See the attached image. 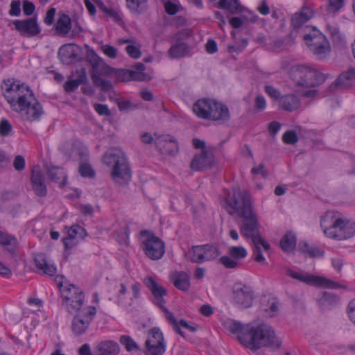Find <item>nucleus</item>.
<instances>
[{
	"instance_id": "27",
	"label": "nucleus",
	"mask_w": 355,
	"mask_h": 355,
	"mask_svg": "<svg viewBox=\"0 0 355 355\" xmlns=\"http://www.w3.org/2000/svg\"><path fill=\"white\" fill-rule=\"evenodd\" d=\"M279 105L282 110L291 112L300 107V100L294 94L285 95L280 98Z\"/></svg>"
},
{
	"instance_id": "63",
	"label": "nucleus",
	"mask_w": 355,
	"mask_h": 355,
	"mask_svg": "<svg viewBox=\"0 0 355 355\" xmlns=\"http://www.w3.org/2000/svg\"><path fill=\"white\" fill-rule=\"evenodd\" d=\"M266 102L263 96H257L255 98V107L258 110H263L266 108Z\"/></svg>"
},
{
	"instance_id": "37",
	"label": "nucleus",
	"mask_w": 355,
	"mask_h": 355,
	"mask_svg": "<svg viewBox=\"0 0 355 355\" xmlns=\"http://www.w3.org/2000/svg\"><path fill=\"white\" fill-rule=\"evenodd\" d=\"M119 341L123 345L128 352H132L134 350H140L139 345L135 341L129 336L123 335L120 337Z\"/></svg>"
},
{
	"instance_id": "18",
	"label": "nucleus",
	"mask_w": 355,
	"mask_h": 355,
	"mask_svg": "<svg viewBox=\"0 0 355 355\" xmlns=\"http://www.w3.org/2000/svg\"><path fill=\"white\" fill-rule=\"evenodd\" d=\"M314 16V11L306 6H302L298 12H295L291 17V24L294 30L290 33V36H296L295 29L301 28Z\"/></svg>"
},
{
	"instance_id": "7",
	"label": "nucleus",
	"mask_w": 355,
	"mask_h": 355,
	"mask_svg": "<svg viewBox=\"0 0 355 355\" xmlns=\"http://www.w3.org/2000/svg\"><path fill=\"white\" fill-rule=\"evenodd\" d=\"M223 206L230 215L236 214L239 217L250 215L252 211L250 195L239 188H234L232 193L227 195Z\"/></svg>"
},
{
	"instance_id": "54",
	"label": "nucleus",
	"mask_w": 355,
	"mask_h": 355,
	"mask_svg": "<svg viewBox=\"0 0 355 355\" xmlns=\"http://www.w3.org/2000/svg\"><path fill=\"white\" fill-rule=\"evenodd\" d=\"M103 53L110 58H115L117 56V49L110 45H104L102 46Z\"/></svg>"
},
{
	"instance_id": "33",
	"label": "nucleus",
	"mask_w": 355,
	"mask_h": 355,
	"mask_svg": "<svg viewBox=\"0 0 355 355\" xmlns=\"http://www.w3.org/2000/svg\"><path fill=\"white\" fill-rule=\"evenodd\" d=\"M296 236L292 232H287L280 241L281 248L286 252H292L296 247Z\"/></svg>"
},
{
	"instance_id": "35",
	"label": "nucleus",
	"mask_w": 355,
	"mask_h": 355,
	"mask_svg": "<svg viewBox=\"0 0 355 355\" xmlns=\"http://www.w3.org/2000/svg\"><path fill=\"white\" fill-rule=\"evenodd\" d=\"M228 254L235 259L236 261L239 263L241 260L247 257L248 252L242 246H232L229 248Z\"/></svg>"
},
{
	"instance_id": "25",
	"label": "nucleus",
	"mask_w": 355,
	"mask_h": 355,
	"mask_svg": "<svg viewBox=\"0 0 355 355\" xmlns=\"http://www.w3.org/2000/svg\"><path fill=\"white\" fill-rule=\"evenodd\" d=\"M58 57L63 64H71L78 57L73 44H69L62 46L58 51Z\"/></svg>"
},
{
	"instance_id": "29",
	"label": "nucleus",
	"mask_w": 355,
	"mask_h": 355,
	"mask_svg": "<svg viewBox=\"0 0 355 355\" xmlns=\"http://www.w3.org/2000/svg\"><path fill=\"white\" fill-rule=\"evenodd\" d=\"M49 178L53 182H60V186L63 187L66 184L67 175L62 168L52 166L47 170Z\"/></svg>"
},
{
	"instance_id": "36",
	"label": "nucleus",
	"mask_w": 355,
	"mask_h": 355,
	"mask_svg": "<svg viewBox=\"0 0 355 355\" xmlns=\"http://www.w3.org/2000/svg\"><path fill=\"white\" fill-rule=\"evenodd\" d=\"M338 301V297L336 295L331 293L324 292L321 297L318 300L319 304L325 307L328 305H333Z\"/></svg>"
},
{
	"instance_id": "15",
	"label": "nucleus",
	"mask_w": 355,
	"mask_h": 355,
	"mask_svg": "<svg viewBox=\"0 0 355 355\" xmlns=\"http://www.w3.org/2000/svg\"><path fill=\"white\" fill-rule=\"evenodd\" d=\"M146 355H162L166 352V343L162 332L157 327L150 329L145 343Z\"/></svg>"
},
{
	"instance_id": "41",
	"label": "nucleus",
	"mask_w": 355,
	"mask_h": 355,
	"mask_svg": "<svg viewBox=\"0 0 355 355\" xmlns=\"http://www.w3.org/2000/svg\"><path fill=\"white\" fill-rule=\"evenodd\" d=\"M343 6V0H328L326 9L328 12L335 14Z\"/></svg>"
},
{
	"instance_id": "12",
	"label": "nucleus",
	"mask_w": 355,
	"mask_h": 355,
	"mask_svg": "<svg viewBox=\"0 0 355 355\" xmlns=\"http://www.w3.org/2000/svg\"><path fill=\"white\" fill-rule=\"evenodd\" d=\"M75 313L71 328L73 334L76 336H79L85 334L89 329L96 314V309L95 306H88Z\"/></svg>"
},
{
	"instance_id": "62",
	"label": "nucleus",
	"mask_w": 355,
	"mask_h": 355,
	"mask_svg": "<svg viewBox=\"0 0 355 355\" xmlns=\"http://www.w3.org/2000/svg\"><path fill=\"white\" fill-rule=\"evenodd\" d=\"M62 241H63V243H64V249L66 250L72 248L73 247L76 245L77 243H78L76 239L71 238V237H69V236L64 238L62 239Z\"/></svg>"
},
{
	"instance_id": "58",
	"label": "nucleus",
	"mask_w": 355,
	"mask_h": 355,
	"mask_svg": "<svg viewBox=\"0 0 355 355\" xmlns=\"http://www.w3.org/2000/svg\"><path fill=\"white\" fill-rule=\"evenodd\" d=\"M80 85V82L78 83L76 79L67 80L64 85V90L67 92H73Z\"/></svg>"
},
{
	"instance_id": "2",
	"label": "nucleus",
	"mask_w": 355,
	"mask_h": 355,
	"mask_svg": "<svg viewBox=\"0 0 355 355\" xmlns=\"http://www.w3.org/2000/svg\"><path fill=\"white\" fill-rule=\"evenodd\" d=\"M320 225L324 234L330 239L342 241L355 235V223L349 220L338 211H327L321 218Z\"/></svg>"
},
{
	"instance_id": "32",
	"label": "nucleus",
	"mask_w": 355,
	"mask_h": 355,
	"mask_svg": "<svg viewBox=\"0 0 355 355\" xmlns=\"http://www.w3.org/2000/svg\"><path fill=\"white\" fill-rule=\"evenodd\" d=\"M299 248L301 252L306 253L310 257H320L324 254V251L315 245H310L303 241L299 243Z\"/></svg>"
},
{
	"instance_id": "40",
	"label": "nucleus",
	"mask_w": 355,
	"mask_h": 355,
	"mask_svg": "<svg viewBox=\"0 0 355 355\" xmlns=\"http://www.w3.org/2000/svg\"><path fill=\"white\" fill-rule=\"evenodd\" d=\"M160 308L166 313V317L172 324L173 329L182 336H184V332L180 328L179 322L176 320L173 313L169 312L164 305Z\"/></svg>"
},
{
	"instance_id": "21",
	"label": "nucleus",
	"mask_w": 355,
	"mask_h": 355,
	"mask_svg": "<svg viewBox=\"0 0 355 355\" xmlns=\"http://www.w3.org/2000/svg\"><path fill=\"white\" fill-rule=\"evenodd\" d=\"M155 143L162 154L173 155L178 151V142L172 136H158L155 138Z\"/></svg>"
},
{
	"instance_id": "42",
	"label": "nucleus",
	"mask_w": 355,
	"mask_h": 355,
	"mask_svg": "<svg viewBox=\"0 0 355 355\" xmlns=\"http://www.w3.org/2000/svg\"><path fill=\"white\" fill-rule=\"evenodd\" d=\"M219 261L223 266L228 269H234L240 265V263L237 261H236L235 259H234L230 255H225L222 256Z\"/></svg>"
},
{
	"instance_id": "16",
	"label": "nucleus",
	"mask_w": 355,
	"mask_h": 355,
	"mask_svg": "<svg viewBox=\"0 0 355 355\" xmlns=\"http://www.w3.org/2000/svg\"><path fill=\"white\" fill-rule=\"evenodd\" d=\"M254 291L251 287L236 283L232 287V298L234 302L241 308H249L254 300Z\"/></svg>"
},
{
	"instance_id": "53",
	"label": "nucleus",
	"mask_w": 355,
	"mask_h": 355,
	"mask_svg": "<svg viewBox=\"0 0 355 355\" xmlns=\"http://www.w3.org/2000/svg\"><path fill=\"white\" fill-rule=\"evenodd\" d=\"M13 167L17 171H21L25 167V159L21 155H17L13 161Z\"/></svg>"
},
{
	"instance_id": "49",
	"label": "nucleus",
	"mask_w": 355,
	"mask_h": 355,
	"mask_svg": "<svg viewBox=\"0 0 355 355\" xmlns=\"http://www.w3.org/2000/svg\"><path fill=\"white\" fill-rule=\"evenodd\" d=\"M240 8L239 0H230L225 9L227 10L231 14H236L241 11Z\"/></svg>"
},
{
	"instance_id": "3",
	"label": "nucleus",
	"mask_w": 355,
	"mask_h": 355,
	"mask_svg": "<svg viewBox=\"0 0 355 355\" xmlns=\"http://www.w3.org/2000/svg\"><path fill=\"white\" fill-rule=\"evenodd\" d=\"M239 341L246 347L257 350L264 347L279 348L280 341L275 336V331L267 324H261L257 327L248 326V331L242 332Z\"/></svg>"
},
{
	"instance_id": "59",
	"label": "nucleus",
	"mask_w": 355,
	"mask_h": 355,
	"mask_svg": "<svg viewBox=\"0 0 355 355\" xmlns=\"http://www.w3.org/2000/svg\"><path fill=\"white\" fill-rule=\"evenodd\" d=\"M35 5L32 2L27 0L23 2V11L26 15H31L35 11Z\"/></svg>"
},
{
	"instance_id": "51",
	"label": "nucleus",
	"mask_w": 355,
	"mask_h": 355,
	"mask_svg": "<svg viewBox=\"0 0 355 355\" xmlns=\"http://www.w3.org/2000/svg\"><path fill=\"white\" fill-rule=\"evenodd\" d=\"M94 108L95 111L101 116H109L111 115V112L106 105L95 103L94 105Z\"/></svg>"
},
{
	"instance_id": "6",
	"label": "nucleus",
	"mask_w": 355,
	"mask_h": 355,
	"mask_svg": "<svg viewBox=\"0 0 355 355\" xmlns=\"http://www.w3.org/2000/svg\"><path fill=\"white\" fill-rule=\"evenodd\" d=\"M289 76L296 87L304 88L318 86L324 83L327 78L325 74L305 64L291 67Z\"/></svg>"
},
{
	"instance_id": "44",
	"label": "nucleus",
	"mask_w": 355,
	"mask_h": 355,
	"mask_svg": "<svg viewBox=\"0 0 355 355\" xmlns=\"http://www.w3.org/2000/svg\"><path fill=\"white\" fill-rule=\"evenodd\" d=\"M79 173L83 177L94 178L95 176L94 171L87 163H82L80 165Z\"/></svg>"
},
{
	"instance_id": "55",
	"label": "nucleus",
	"mask_w": 355,
	"mask_h": 355,
	"mask_svg": "<svg viewBox=\"0 0 355 355\" xmlns=\"http://www.w3.org/2000/svg\"><path fill=\"white\" fill-rule=\"evenodd\" d=\"M9 14L11 16H19L21 14L20 1H12L10 4Z\"/></svg>"
},
{
	"instance_id": "31",
	"label": "nucleus",
	"mask_w": 355,
	"mask_h": 355,
	"mask_svg": "<svg viewBox=\"0 0 355 355\" xmlns=\"http://www.w3.org/2000/svg\"><path fill=\"white\" fill-rule=\"evenodd\" d=\"M71 29V18L66 14H62L55 24V30L58 34L67 35Z\"/></svg>"
},
{
	"instance_id": "57",
	"label": "nucleus",
	"mask_w": 355,
	"mask_h": 355,
	"mask_svg": "<svg viewBox=\"0 0 355 355\" xmlns=\"http://www.w3.org/2000/svg\"><path fill=\"white\" fill-rule=\"evenodd\" d=\"M47 260L49 259L44 253H37L34 256V262L37 268H41L42 265L45 264Z\"/></svg>"
},
{
	"instance_id": "43",
	"label": "nucleus",
	"mask_w": 355,
	"mask_h": 355,
	"mask_svg": "<svg viewBox=\"0 0 355 355\" xmlns=\"http://www.w3.org/2000/svg\"><path fill=\"white\" fill-rule=\"evenodd\" d=\"M37 269L49 276H53L57 271L56 267L49 260H47L45 264H42L41 268H37Z\"/></svg>"
},
{
	"instance_id": "10",
	"label": "nucleus",
	"mask_w": 355,
	"mask_h": 355,
	"mask_svg": "<svg viewBox=\"0 0 355 355\" xmlns=\"http://www.w3.org/2000/svg\"><path fill=\"white\" fill-rule=\"evenodd\" d=\"M303 39L317 59L323 60L330 53L331 46L328 40L315 27H311V31L309 33L304 34Z\"/></svg>"
},
{
	"instance_id": "26",
	"label": "nucleus",
	"mask_w": 355,
	"mask_h": 355,
	"mask_svg": "<svg viewBox=\"0 0 355 355\" xmlns=\"http://www.w3.org/2000/svg\"><path fill=\"white\" fill-rule=\"evenodd\" d=\"M98 355H117L120 347L117 343L113 340L100 342L96 347Z\"/></svg>"
},
{
	"instance_id": "1",
	"label": "nucleus",
	"mask_w": 355,
	"mask_h": 355,
	"mask_svg": "<svg viewBox=\"0 0 355 355\" xmlns=\"http://www.w3.org/2000/svg\"><path fill=\"white\" fill-rule=\"evenodd\" d=\"M2 94L12 109L29 121H37L43 114L40 103L29 87L15 78L4 79L1 84Z\"/></svg>"
},
{
	"instance_id": "52",
	"label": "nucleus",
	"mask_w": 355,
	"mask_h": 355,
	"mask_svg": "<svg viewBox=\"0 0 355 355\" xmlns=\"http://www.w3.org/2000/svg\"><path fill=\"white\" fill-rule=\"evenodd\" d=\"M10 162V158L6 153L3 150L0 149V171L6 169L9 166Z\"/></svg>"
},
{
	"instance_id": "47",
	"label": "nucleus",
	"mask_w": 355,
	"mask_h": 355,
	"mask_svg": "<svg viewBox=\"0 0 355 355\" xmlns=\"http://www.w3.org/2000/svg\"><path fill=\"white\" fill-rule=\"evenodd\" d=\"M125 51L129 56L134 59H138L141 55L140 46H136L135 45L130 44L126 46Z\"/></svg>"
},
{
	"instance_id": "5",
	"label": "nucleus",
	"mask_w": 355,
	"mask_h": 355,
	"mask_svg": "<svg viewBox=\"0 0 355 355\" xmlns=\"http://www.w3.org/2000/svg\"><path fill=\"white\" fill-rule=\"evenodd\" d=\"M193 110L202 119L227 121L230 119L228 107L214 99L204 98L198 100L193 104Z\"/></svg>"
},
{
	"instance_id": "50",
	"label": "nucleus",
	"mask_w": 355,
	"mask_h": 355,
	"mask_svg": "<svg viewBox=\"0 0 355 355\" xmlns=\"http://www.w3.org/2000/svg\"><path fill=\"white\" fill-rule=\"evenodd\" d=\"M228 329L232 333L238 334V338L239 339V336L242 332L248 331V327L244 328L241 323L234 322L230 324Z\"/></svg>"
},
{
	"instance_id": "34",
	"label": "nucleus",
	"mask_w": 355,
	"mask_h": 355,
	"mask_svg": "<svg viewBox=\"0 0 355 355\" xmlns=\"http://www.w3.org/2000/svg\"><path fill=\"white\" fill-rule=\"evenodd\" d=\"M355 79V69H350L342 73L334 82L336 86L346 87L350 85V81Z\"/></svg>"
},
{
	"instance_id": "46",
	"label": "nucleus",
	"mask_w": 355,
	"mask_h": 355,
	"mask_svg": "<svg viewBox=\"0 0 355 355\" xmlns=\"http://www.w3.org/2000/svg\"><path fill=\"white\" fill-rule=\"evenodd\" d=\"M17 244L18 242L16 238L11 236L9 240H7L6 243L3 246L12 255H16Z\"/></svg>"
},
{
	"instance_id": "13",
	"label": "nucleus",
	"mask_w": 355,
	"mask_h": 355,
	"mask_svg": "<svg viewBox=\"0 0 355 355\" xmlns=\"http://www.w3.org/2000/svg\"><path fill=\"white\" fill-rule=\"evenodd\" d=\"M142 236L146 235L147 238L143 241V250L150 259L159 260L165 253V244L157 236L146 230L141 231Z\"/></svg>"
},
{
	"instance_id": "48",
	"label": "nucleus",
	"mask_w": 355,
	"mask_h": 355,
	"mask_svg": "<svg viewBox=\"0 0 355 355\" xmlns=\"http://www.w3.org/2000/svg\"><path fill=\"white\" fill-rule=\"evenodd\" d=\"M12 127L7 119H2L0 122V135L8 136L12 131Z\"/></svg>"
},
{
	"instance_id": "23",
	"label": "nucleus",
	"mask_w": 355,
	"mask_h": 355,
	"mask_svg": "<svg viewBox=\"0 0 355 355\" xmlns=\"http://www.w3.org/2000/svg\"><path fill=\"white\" fill-rule=\"evenodd\" d=\"M144 283L152 293L155 300V304L158 306L162 307L166 303L164 297L166 295V289L159 284L155 279L150 276L146 277L144 280Z\"/></svg>"
},
{
	"instance_id": "38",
	"label": "nucleus",
	"mask_w": 355,
	"mask_h": 355,
	"mask_svg": "<svg viewBox=\"0 0 355 355\" xmlns=\"http://www.w3.org/2000/svg\"><path fill=\"white\" fill-rule=\"evenodd\" d=\"M87 233L83 227L79 225H73L68 230V236L76 239L80 238L83 239L87 236Z\"/></svg>"
},
{
	"instance_id": "56",
	"label": "nucleus",
	"mask_w": 355,
	"mask_h": 355,
	"mask_svg": "<svg viewBox=\"0 0 355 355\" xmlns=\"http://www.w3.org/2000/svg\"><path fill=\"white\" fill-rule=\"evenodd\" d=\"M164 7L168 15H174L178 12V6L171 1H166Z\"/></svg>"
},
{
	"instance_id": "64",
	"label": "nucleus",
	"mask_w": 355,
	"mask_h": 355,
	"mask_svg": "<svg viewBox=\"0 0 355 355\" xmlns=\"http://www.w3.org/2000/svg\"><path fill=\"white\" fill-rule=\"evenodd\" d=\"M347 310L351 321L355 324V299L349 302Z\"/></svg>"
},
{
	"instance_id": "19",
	"label": "nucleus",
	"mask_w": 355,
	"mask_h": 355,
	"mask_svg": "<svg viewBox=\"0 0 355 355\" xmlns=\"http://www.w3.org/2000/svg\"><path fill=\"white\" fill-rule=\"evenodd\" d=\"M240 218L243 219L241 233L244 237L252 239L260 234L259 223L253 211L250 212V215Z\"/></svg>"
},
{
	"instance_id": "17",
	"label": "nucleus",
	"mask_w": 355,
	"mask_h": 355,
	"mask_svg": "<svg viewBox=\"0 0 355 355\" xmlns=\"http://www.w3.org/2000/svg\"><path fill=\"white\" fill-rule=\"evenodd\" d=\"M31 184L32 189L36 196L39 197H45L47 195V187L45 184V177L39 165H35L32 168Z\"/></svg>"
},
{
	"instance_id": "30",
	"label": "nucleus",
	"mask_w": 355,
	"mask_h": 355,
	"mask_svg": "<svg viewBox=\"0 0 355 355\" xmlns=\"http://www.w3.org/2000/svg\"><path fill=\"white\" fill-rule=\"evenodd\" d=\"M189 53V45L184 42L177 43L171 46L168 50V55L171 58H180Z\"/></svg>"
},
{
	"instance_id": "8",
	"label": "nucleus",
	"mask_w": 355,
	"mask_h": 355,
	"mask_svg": "<svg viewBox=\"0 0 355 355\" xmlns=\"http://www.w3.org/2000/svg\"><path fill=\"white\" fill-rule=\"evenodd\" d=\"M86 60L91 64L92 68L91 77L94 85L101 87L103 91L110 90L112 87V82L102 78L101 76L110 75L113 71V69L106 64L93 50L87 52Z\"/></svg>"
},
{
	"instance_id": "9",
	"label": "nucleus",
	"mask_w": 355,
	"mask_h": 355,
	"mask_svg": "<svg viewBox=\"0 0 355 355\" xmlns=\"http://www.w3.org/2000/svg\"><path fill=\"white\" fill-rule=\"evenodd\" d=\"M58 287L62 304L68 313L74 314L84 308L85 297L83 291L80 287L73 284L64 286L61 282L58 283Z\"/></svg>"
},
{
	"instance_id": "14",
	"label": "nucleus",
	"mask_w": 355,
	"mask_h": 355,
	"mask_svg": "<svg viewBox=\"0 0 355 355\" xmlns=\"http://www.w3.org/2000/svg\"><path fill=\"white\" fill-rule=\"evenodd\" d=\"M286 273L293 279H297L301 282H304L308 285L321 286L324 288L331 289L345 288V286H343L338 282L319 276L299 272L291 269H288Z\"/></svg>"
},
{
	"instance_id": "22",
	"label": "nucleus",
	"mask_w": 355,
	"mask_h": 355,
	"mask_svg": "<svg viewBox=\"0 0 355 355\" xmlns=\"http://www.w3.org/2000/svg\"><path fill=\"white\" fill-rule=\"evenodd\" d=\"M214 162V156L212 152L202 150V151L195 155L190 163V168L196 171H203L211 167Z\"/></svg>"
},
{
	"instance_id": "24",
	"label": "nucleus",
	"mask_w": 355,
	"mask_h": 355,
	"mask_svg": "<svg viewBox=\"0 0 355 355\" xmlns=\"http://www.w3.org/2000/svg\"><path fill=\"white\" fill-rule=\"evenodd\" d=\"M252 241L254 244V260L262 265H266L267 263L263 256L261 248H263L265 251H268L270 248V244L266 241V239L261 236L260 234L253 238Z\"/></svg>"
},
{
	"instance_id": "4",
	"label": "nucleus",
	"mask_w": 355,
	"mask_h": 355,
	"mask_svg": "<svg viewBox=\"0 0 355 355\" xmlns=\"http://www.w3.org/2000/svg\"><path fill=\"white\" fill-rule=\"evenodd\" d=\"M103 163L112 169L111 177L114 181L126 184L131 179V169L123 151L119 148L108 149L103 157Z\"/></svg>"
},
{
	"instance_id": "20",
	"label": "nucleus",
	"mask_w": 355,
	"mask_h": 355,
	"mask_svg": "<svg viewBox=\"0 0 355 355\" xmlns=\"http://www.w3.org/2000/svg\"><path fill=\"white\" fill-rule=\"evenodd\" d=\"M13 24L15 28L24 36L33 37L38 35L41 31L35 17L25 20H15Z\"/></svg>"
},
{
	"instance_id": "39",
	"label": "nucleus",
	"mask_w": 355,
	"mask_h": 355,
	"mask_svg": "<svg viewBox=\"0 0 355 355\" xmlns=\"http://www.w3.org/2000/svg\"><path fill=\"white\" fill-rule=\"evenodd\" d=\"M147 0H126L127 7L133 12H140L146 6Z\"/></svg>"
},
{
	"instance_id": "28",
	"label": "nucleus",
	"mask_w": 355,
	"mask_h": 355,
	"mask_svg": "<svg viewBox=\"0 0 355 355\" xmlns=\"http://www.w3.org/2000/svg\"><path fill=\"white\" fill-rule=\"evenodd\" d=\"M174 286L179 290L187 291L190 287L189 276L183 271L178 272L172 276Z\"/></svg>"
},
{
	"instance_id": "60",
	"label": "nucleus",
	"mask_w": 355,
	"mask_h": 355,
	"mask_svg": "<svg viewBox=\"0 0 355 355\" xmlns=\"http://www.w3.org/2000/svg\"><path fill=\"white\" fill-rule=\"evenodd\" d=\"M265 92L272 98L278 99L280 97V92L271 85L265 86Z\"/></svg>"
},
{
	"instance_id": "11",
	"label": "nucleus",
	"mask_w": 355,
	"mask_h": 355,
	"mask_svg": "<svg viewBox=\"0 0 355 355\" xmlns=\"http://www.w3.org/2000/svg\"><path fill=\"white\" fill-rule=\"evenodd\" d=\"M219 255V248L216 244L193 245L186 254L189 261L198 264L214 260Z\"/></svg>"
},
{
	"instance_id": "61",
	"label": "nucleus",
	"mask_w": 355,
	"mask_h": 355,
	"mask_svg": "<svg viewBox=\"0 0 355 355\" xmlns=\"http://www.w3.org/2000/svg\"><path fill=\"white\" fill-rule=\"evenodd\" d=\"M55 8H51L48 10L44 19V22L47 25H51L53 23L54 16L55 14Z\"/></svg>"
},
{
	"instance_id": "45",
	"label": "nucleus",
	"mask_w": 355,
	"mask_h": 355,
	"mask_svg": "<svg viewBox=\"0 0 355 355\" xmlns=\"http://www.w3.org/2000/svg\"><path fill=\"white\" fill-rule=\"evenodd\" d=\"M282 140L286 144H295L298 141V137L293 130L286 131L282 136Z\"/></svg>"
}]
</instances>
